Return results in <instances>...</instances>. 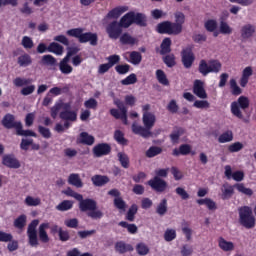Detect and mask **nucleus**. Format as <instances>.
<instances>
[{
  "label": "nucleus",
  "instance_id": "obj_8",
  "mask_svg": "<svg viewBox=\"0 0 256 256\" xmlns=\"http://www.w3.org/2000/svg\"><path fill=\"white\" fill-rule=\"evenodd\" d=\"M248 108H249V98H247L246 96H240L237 102L231 103V112L235 117H238V119H243V113L241 112V109H248Z\"/></svg>",
  "mask_w": 256,
  "mask_h": 256
},
{
  "label": "nucleus",
  "instance_id": "obj_28",
  "mask_svg": "<svg viewBox=\"0 0 256 256\" xmlns=\"http://www.w3.org/2000/svg\"><path fill=\"white\" fill-rule=\"evenodd\" d=\"M91 181L95 187H103V185H107V183H109V177L103 175H94L91 178Z\"/></svg>",
  "mask_w": 256,
  "mask_h": 256
},
{
  "label": "nucleus",
  "instance_id": "obj_41",
  "mask_svg": "<svg viewBox=\"0 0 256 256\" xmlns=\"http://www.w3.org/2000/svg\"><path fill=\"white\" fill-rule=\"evenodd\" d=\"M233 141V131L227 130L218 137V143H231Z\"/></svg>",
  "mask_w": 256,
  "mask_h": 256
},
{
  "label": "nucleus",
  "instance_id": "obj_18",
  "mask_svg": "<svg viewBox=\"0 0 256 256\" xmlns=\"http://www.w3.org/2000/svg\"><path fill=\"white\" fill-rule=\"evenodd\" d=\"M227 17H229V12L225 11L220 18V33H222V35H231L233 33V28L225 22V18L227 19Z\"/></svg>",
  "mask_w": 256,
  "mask_h": 256
},
{
  "label": "nucleus",
  "instance_id": "obj_11",
  "mask_svg": "<svg viewBox=\"0 0 256 256\" xmlns=\"http://www.w3.org/2000/svg\"><path fill=\"white\" fill-rule=\"evenodd\" d=\"M106 33L110 39L117 40L123 34V28L119 22L114 20L106 26Z\"/></svg>",
  "mask_w": 256,
  "mask_h": 256
},
{
  "label": "nucleus",
  "instance_id": "obj_36",
  "mask_svg": "<svg viewBox=\"0 0 256 256\" xmlns=\"http://www.w3.org/2000/svg\"><path fill=\"white\" fill-rule=\"evenodd\" d=\"M129 57L130 59L128 61L132 65H139L141 61H143V56L141 55V52L132 51L129 53Z\"/></svg>",
  "mask_w": 256,
  "mask_h": 256
},
{
  "label": "nucleus",
  "instance_id": "obj_24",
  "mask_svg": "<svg viewBox=\"0 0 256 256\" xmlns=\"http://www.w3.org/2000/svg\"><path fill=\"white\" fill-rule=\"evenodd\" d=\"M253 75V68L251 66H247L242 71V76L240 78V87H247V83H249V78Z\"/></svg>",
  "mask_w": 256,
  "mask_h": 256
},
{
  "label": "nucleus",
  "instance_id": "obj_14",
  "mask_svg": "<svg viewBox=\"0 0 256 256\" xmlns=\"http://www.w3.org/2000/svg\"><path fill=\"white\" fill-rule=\"evenodd\" d=\"M94 157H105L111 153V145L109 143H99L92 149Z\"/></svg>",
  "mask_w": 256,
  "mask_h": 256
},
{
  "label": "nucleus",
  "instance_id": "obj_10",
  "mask_svg": "<svg viewBox=\"0 0 256 256\" xmlns=\"http://www.w3.org/2000/svg\"><path fill=\"white\" fill-rule=\"evenodd\" d=\"M182 65L185 69H191L195 63V53H193V46H187L181 52Z\"/></svg>",
  "mask_w": 256,
  "mask_h": 256
},
{
  "label": "nucleus",
  "instance_id": "obj_57",
  "mask_svg": "<svg viewBox=\"0 0 256 256\" xmlns=\"http://www.w3.org/2000/svg\"><path fill=\"white\" fill-rule=\"evenodd\" d=\"M21 45L24 47V49H31L32 47H35L33 39H31L29 36H24L22 38Z\"/></svg>",
  "mask_w": 256,
  "mask_h": 256
},
{
  "label": "nucleus",
  "instance_id": "obj_30",
  "mask_svg": "<svg viewBox=\"0 0 256 256\" xmlns=\"http://www.w3.org/2000/svg\"><path fill=\"white\" fill-rule=\"evenodd\" d=\"M171 44V38H164L160 45V55H169L171 53Z\"/></svg>",
  "mask_w": 256,
  "mask_h": 256
},
{
  "label": "nucleus",
  "instance_id": "obj_58",
  "mask_svg": "<svg viewBox=\"0 0 256 256\" xmlns=\"http://www.w3.org/2000/svg\"><path fill=\"white\" fill-rule=\"evenodd\" d=\"M114 105H116V107L122 113L123 117H127V107L125 106V103L123 101H121L120 99H115Z\"/></svg>",
  "mask_w": 256,
  "mask_h": 256
},
{
  "label": "nucleus",
  "instance_id": "obj_42",
  "mask_svg": "<svg viewBox=\"0 0 256 256\" xmlns=\"http://www.w3.org/2000/svg\"><path fill=\"white\" fill-rule=\"evenodd\" d=\"M114 139L118 145H127L128 140L125 138V134L121 130H116L114 132Z\"/></svg>",
  "mask_w": 256,
  "mask_h": 256
},
{
  "label": "nucleus",
  "instance_id": "obj_26",
  "mask_svg": "<svg viewBox=\"0 0 256 256\" xmlns=\"http://www.w3.org/2000/svg\"><path fill=\"white\" fill-rule=\"evenodd\" d=\"M68 183L77 189H81L83 187V180H81V176H79L77 173H72L69 175Z\"/></svg>",
  "mask_w": 256,
  "mask_h": 256
},
{
  "label": "nucleus",
  "instance_id": "obj_31",
  "mask_svg": "<svg viewBox=\"0 0 256 256\" xmlns=\"http://www.w3.org/2000/svg\"><path fill=\"white\" fill-rule=\"evenodd\" d=\"M218 245L222 251H233L235 249V244L233 242H229L225 240L223 237H220L218 240Z\"/></svg>",
  "mask_w": 256,
  "mask_h": 256
},
{
  "label": "nucleus",
  "instance_id": "obj_4",
  "mask_svg": "<svg viewBox=\"0 0 256 256\" xmlns=\"http://www.w3.org/2000/svg\"><path fill=\"white\" fill-rule=\"evenodd\" d=\"M66 35L75 37V39H78L79 43H89L92 47H96L97 43H99V36H97V33H84L83 28H72L67 30Z\"/></svg>",
  "mask_w": 256,
  "mask_h": 256
},
{
  "label": "nucleus",
  "instance_id": "obj_37",
  "mask_svg": "<svg viewBox=\"0 0 256 256\" xmlns=\"http://www.w3.org/2000/svg\"><path fill=\"white\" fill-rule=\"evenodd\" d=\"M17 63L20 67H29L33 60L29 54H23L18 57Z\"/></svg>",
  "mask_w": 256,
  "mask_h": 256
},
{
  "label": "nucleus",
  "instance_id": "obj_40",
  "mask_svg": "<svg viewBox=\"0 0 256 256\" xmlns=\"http://www.w3.org/2000/svg\"><path fill=\"white\" fill-rule=\"evenodd\" d=\"M161 153H163V148L159 146H151L146 151V157H148V159H153V157H157V155H161Z\"/></svg>",
  "mask_w": 256,
  "mask_h": 256
},
{
  "label": "nucleus",
  "instance_id": "obj_47",
  "mask_svg": "<svg viewBox=\"0 0 256 256\" xmlns=\"http://www.w3.org/2000/svg\"><path fill=\"white\" fill-rule=\"evenodd\" d=\"M156 213L163 217L167 213V199H162L158 206L156 207Z\"/></svg>",
  "mask_w": 256,
  "mask_h": 256
},
{
  "label": "nucleus",
  "instance_id": "obj_20",
  "mask_svg": "<svg viewBox=\"0 0 256 256\" xmlns=\"http://www.w3.org/2000/svg\"><path fill=\"white\" fill-rule=\"evenodd\" d=\"M126 11H129V6H118L114 9L110 10L107 14L108 19H119L123 13H126Z\"/></svg>",
  "mask_w": 256,
  "mask_h": 256
},
{
  "label": "nucleus",
  "instance_id": "obj_22",
  "mask_svg": "<svg viewBox=\"0 0 256 256\" xmlns=\"http://www.w3.org/2000/svg\"><path fill=\"white\" fill-rule=\"evenodd\" d=\"M77 143H80L81 145H88L89 147H91V145L95 143V137L87 132H82L77 139Z\"/></svg>",
  "mask_w": 256,
  "mask_h": 256
},
{
  "label": "nucleus",
  "instance_id": "obj_53",
  "mask_svg": "<svg viewBox=\"0 0 256 256\" xmlns=\"http://www.w3.org/2000/svg\"><path fill=\"white\" fill-rule=\"evenodd\" d=\"M163 63H165L166 67H175L177 62H175V54H167L163 57Z\"/></svg>",
  "mask_w": 256,
  "mask_h": 256
},
{
  "label": "nucleus",
  "instance_id": "obj_64",
  "mask_svg": "<svg viewBox=\"0 0 256 256\" xmlns=\"http://www.w3.org/2000/svg\"><path fill=\"white\" fill-rule=\"evenodd\" d=\"M66 256H93V254L89 252L81 254V251H79L78 248H73L67 252Z\"/></svg>",
  "mask_w": 256,
  "mask_h": 256
},
{
  "label": "nucleus",
  "instance_id": "obj_49",
  "mask_svg": "<svg viewBox=\"0 0 256 256\" xmlns=\"http://www.w3.org/2000/svg\"><path fill=\"white\" fill-rule=\"evenodd\" d=\"M115 71L118 75H127L131 71V65L129 64H118L115 66Z\"/></svg>",
  "mask_w": 256,
  "mask_h": 256
},
{
  "label": "nucleus",
  "instance_id": "obj_48",
  "mask_svg": "<svg viewBox=\"0 0 256 256\" xmlns=\"http://www.w3.org/2000/svg\"><path fill=\"white\" fill-rule=\"evenodd\" d=\"M119 227H123L124 229H127L128 233H131V235H135L137 233V225L135 224H128L125 221H121L118 223Z\"/></svg>",
  "mask_w": 256,
  "mask_h": 256
},
{
  "label": "nucleus",
  "instance_id": "obj_2",
  "mask_svg": "<svg viewBox=\"0 0 256 256\" xmlns=\"http://www.w3.org/2000/svg\"><path fill=\"white\" fill-rule=\"evenodd\" d=\"M150 111L151 104L142 106V123L144 127L134 122L132 124V133H134V135H140V137H143L144 139L151 137V130L155 127L157 117L155 116V113Z\"/></svg>",
  "mask_w": 256,
  "mask_h": 256
},
{
  "label": "nucleus",
  "instance_id": "obj_39",
  "mask_svg": "<svg viewBox=\"0 0 256 256\" xmlns=\"http://www.w3.org/2000/svg\"><path fill=\"white\" fill-rule=\"evenodd\" d=\"M156 79L161 85L168 87L169 79H167V74H165L163 70L161 69L156 70Z\"/></svg>",
  "mask_w": 256,
  "mask_h": 256
},
{
  "label": "nucleus",
  "instance_id": "obj_63",
  "mask_svg": "<svg viewBox=\"0 0 256 256\" xmlns=\"http://www.w3.org/2000/svg\"><path fill=\"white\" fill-rule=\"evenodd\" d=\"M193 107H196V109H209L211 104H209V101L207 100H196L193 104Z\"/></svg>",
  "mask_w": 256,
  "mask_h": 256
},
{
  "label": "nucleus",
  "instance_id": "obj_25",
  "mask_svg": "<svg viewBox=\"0 0 256 256\" xmlns=\"http://www.w3.org/2000/svg\"><path fill=\"white\" fill-rule=\"evenodd\" d=\"M59 117L62 121H71V123L77 121V112L73 110L61 111Z\"/></svg>",
  "mask_w": 256,
  "mask_h": 256
},
{
  "label": "nucleus",
  "instance_id": "obj_59",
  "mask_svg": "<svg viewBox=\"0 0 256 256\" xmlns=\"http://www.w3.org/2000/svg\"><path fill=\"white\" fill-rule=\"evenodd\" d=\"M106 59L110 67H115V65L121 62V56L117 54L110 55Z\"/></svg>",
  "mask_w": 256,
  "mask_h": 256
},
{
  "label": "nucleus",
  "instance_id": "obj_13",
  "mask_svg": "<svg viewBox=\"0 0 256 256\" xmlns=\"http://www.w3.org/2000/svg\"><path fill=\"white\" fill-rule=\"evenodd\" d=\"M2 165L4 167H7L8 169H20L21 168V162L17 157H15L14 154H5L2 157Z\"/></svg>",
  "mask_w": 256,
  "mask_h": 256
},
{
  "label": "nucleus",
  "instance_id": "obj_16",
  "mask_svg": "<svg viewBox=\"0 0 256 256\" xmlns=\"http://www.w3.org/2000/svg\"><path fill=\"white\" fill-rule=\"evenodd\" d=\"M224 169H225L224 175L227 179L233 178V180L237 181L238 183L245 179V173L241 170H237L233 172V170L231 169V166L229 165H226Z\"/></svg>",
  "mask_w": 256,
  "mask_h": 256
},
{
  "label": "nucleus",
  "instance_id": "obj_23",
  "mask_svg": "<svg viewBox=\"0 0 256 256\" xmlns=\"http://www.w3.org/2000/svg\"><path fill=\"white\" fill-rule=\"evenodd\" d=\"M241 37L242 39H251L255 35V26L252 24H246L241 28Z\"/></svg>",
  "mask_w": 256,
  "mask_h": 256
},
{
  "label": "nucleus",
  "instance_id": "obj_55",
  "mask_svg": "<svg viewBox=\"0 0 256 256\" xmlns=\"http://www.w3.org/2000/svg\"><path fill=\"white\" fill-rule=\"evenodd\" d=\"M135 83H137V75L135 73H132L121 80L122 85H135Z\"/></svg>",
  "mask_w": 256,
  "mask_h": 256
},
{
  "label": "nucleus",
  "instance_id": "obj_45",
  "mask_svg": "<svg viewBox=\"0 0 256 256\" xmlns=\"http://www.w3.org/2000/svg\"><path fill=\"white\" fill-rule=\"evenodd\" d=\"M15 87H25V85H31L33 80L31 78L17 77L13 80Z\"/></svg>",
  "mask_w": 256,
  "mask_h": 256
},
{
  "label": "nucleus",
  "instance_id": "obj_51",
  "mask_svg": "<svg viewBox=\"0 0 256 256\" xmlns=\"http://www.w3.org/2000/svg\"><path fill=\"white\" fill-rule=\"evenodd\" d=\"M183 133V128H176V130H173V132L170 134L171 142L179 143V139L181 138V135H183Z\"/></svg>",
  "mask_w": 256,
  "mask_h": 256
},
{
  "label": "nucleus",
  "instance_id": "obj_21",
  "mask_svg": "<svg viewBox=\"0 0 256 256\" xmlns=\"http://www.w3.org/2000/svg\"><path fill=\"white\" fill-rule=\"evenodd\" d=\"M115 251L120 255H124V253H131V251H133V246L124 241H118L115 243Z\"/></svg>",
  "mask_w": 256,
  "mask_h": 256
},
{
  "label": "nucleus",
  "instance_id": "obj_46",
  "mask_svg": "<svg viewBox=\"0 0 256 256\" xmlns=\"http://www.w3.org/2000/svg\"><path fill=\"white\" fill-rule=\"evenodd\" d=\"M57 211H69L73 209V201L63 200L59 205L56 206Z\"/></svg>",
  "mask_w": 256,
  "mask_h": 256
},
{
  "label": "nucleus",
  "instance_id": "obj_52",
  "mask_svg": "<svg viewBox=\"0 0 256 256\" xmlns=\"http://www.w3.org/2000/svg\"><path fill=\"white\" fill-rule=\"evenodd\" d=\"M204 27L209 33H214V31H217V21L214 19L207 20Z\"/></svg>",
  "mask_w": 256,
  "mask_h": 256
},
{
  "label": "nucleus",
  "instance_id": "obj_50",
  "mask_svg": "<svg viewBox=\"0 0 256 256\" xmlns=\"http://www.w3.org/2000/svg\"><path fill=\"white\" fill-rule=\"evenodd\" d=\"M230 89L232 91V95H241V93H243V90H241V88L239 87V85H237V80H235V78L230 79Z\"/></svg>",
  "mask_w": 256,
  "mask_h": 256
},
{
  "label": "nucleus",
  "instance_id": "obj_54",
  "mask_svg": "<svg viewBox=\"0 0 256 256\" xmlns=\"http://www.w3.org/2000/svg\"><path fill=\"white\" fill-rule=\"evenodd\" d=\"M164 239L168 243L174 241V239H177V231H175V229H166Z\"/></svg>",
  "mask_w": 256,
  "mask_h": 256
},
{
  "label": "nucleus",
  "instance_id": "obj_56",
  "mask_svg": "<svg viewBox=\"0 0 256 256\" xmlns=\"http://www.w3.org/2000/svg\"><path fill=\"white\" fill-rule=\"evenodd\" d=\"M110 115H112L114 119H122L124 125H127V115L126 117H123V112H119V110L112 108L110 109Z\"/></svg>",
  "mask_w": 256,
  "mask_h": 256
},
{
  "label": "nucleus",
  "instance_id": "obj_38",
  "mask_svg": "<svg viewBox=\"0 0 256 256\" xmlns=\"http://www.w3.org/2000/svg\"><path fill=\"white\" fill-rule=\"evenodd\" d=\"M137 211H139L137 204H132L126 213V221H130L131 223L135 221V215H137Z\"/></svg>",
  "mask_w": 256,
  "mask_h": 256
},
{
  "label": "nucleus",
  "instance_id": "obj_35",
  "mask_svg": "<svg viewBox=\"0 0 256 256\" xmlns=\"http://www.w3.org/2000/svg\"><path fill=\"white\" fill-rule=\"evenodd\" d=\"M117 157L121 167H123V169H129V155L125 154V152H118Z\"/></svg>",
  "mask_w": 256,
  "mask_h": 256
},
{
  "label": "nucleus",
  "instance_id": "obj_60",
  "mask_svg": "<svg viewBox=\"0 0 256 256\" xmlns=\"http://www.w3.org/2000/svg\"><path fill=\"white\" fill-rule=\"evenodd\" d=\"M114 207L120 211H125L127 209V203L123 201V198L118 197L114 199Z\"/></svg>",
  "mask_w": 256,
  "mask_h": 256
},
{
  "label": "nucleus",
  "instance_id": "obj_15",
  "mask_svg": "<svg viewBox=\"0 0 256 256\" xmlns=\"http://www.w3.org/2000/svg\"><path fill=\"white\" fill-rule=\"evenodd\" d=\"M148 185L152 189H154V191H157V193H163V191L167 189V182L158 176H155L153 179H150L148 181Z\"/></svg>",
  "mask_w": 256,
  "mask_h": 256
},
{
  "label": "nucleus",
  "instance_id": "obj_7",
  "mask_svg": "<svg viewBox=\"0 0 256 256\" xmlns=\"http://www.w3.org/2000/svg\"><path fill=\"white\" fill-rule=\"evenodd\" d=\"M47 229H50V233L52 235H59L61 229H63L62 227H59V225L54 224L52 227L49 224V222H44L42 224H40L39 228H38V237L39 240L41 241V243H49V234H47Z\"/></svg>",
  "mask_w": 256,
  "mask_h": 256
},
{
  "label": "nucleus",
  "instance_id": "obj_61",
  "mask_svg": "<svg viewBox=\"0 0 256 256\" xmlns=\"http://www.w3.org/2000/svg\"><path fill=\"white\" fill-rule=\"evenodd\" d=\"M166 109H167V111H169V113H172L173 115H175V113L179 112V105H177L176 100H171L168 103Z\"/></svg>",
  "mask_w": 256,
  "mask_h": 256
},
{
  "label": "nucleus",
  "instance_id": "obj_12",
  "mask_svg": "<svg viewBox=\"0 0 256 256\" xmlns=\"http://www.w3.org/2000/svg\"><path fill=\"white\" fill-rule=\"evenodd\" d=\"M1 124L5 129H16V131L21 127V121H15V115L7 113L2 118Z\"/></svg>",
  "mask_w": 256,
  "mask_h": 256
},
{
  "label": "nucleus",
  "instance_id": "obj_27",
  "mask_svg": "<svg viewBox=\"0 0 256 256\" xmlns=\"http://www.w3.org/2000/svg\"><path fill=\"white\" fill-rule=\"evenodd\" d=\"M121 27L123 29H129L133 25V16H132V11L126 13L124 16L121 17L120 21Z\"/></svg>",
  "mask_w": 256,
  "mask_h": 256
},
{
  "label": "nucleus",
  "instance_id": "obj_9",
  "mask_svg": "<svg viewBox=\"0 0 256 256\" xmlns=\"http://www.w3.org/2000/svg\"><path fill=\"white\" fill-rule=\"evenodd\" d=\"M39 226V219L32 220L27 228L28 243L31 247H37L39 245V239L37 238V227Z\"/></svg>",
  "mask_w": 256,
  "mask_h": 256
},
{
  "label": "nucleus",
  "instance_id": "obj_3",
  "mask_svg": "<svg viewBox=\"0 0 256 256\" xmlns=\"http://www.w3.org/2000/svg\"><path fill=\"white\" fill-rule=\"evenodd\" d=\"M185 25V14L181 11L174 13V22L163 21L157 24L156 31L160 35H181Z\"/></svg>",
  "mask_w": 256,
  "mask_h": 256
},
{
  "label": "nucleus",
  "instance_id": "obj_6",
  "mask_svg": "<svg viewBox=\"0 0 256 256\" xmlns=\"http://www.w3.org/2000/svg\"><path fill=\"white\" fill-rule=\"evenodd\" d=\"M223 65L219 60H207L202 59L198 66V71L203 75V77H207L209 73H219Z\"/></svg>",
  "mask_w": 256,
  "mask_h": 256
},
{
  "label": "nucleus",
  "instance_id": "obj_1",
  "mask_svg": "<svg viewBox=\"0 0 256 256\" xmlns=\"http://www.w3.org/2000/svg\"><path fill=\"white\" fill-rule=\"evenodd\" d=\"M63 193L67 197H73V199L79 201L80 211L82 213H87L88 211L87 216L90 217V219H103V211L97 210V201L91 198L83 199V195L75 192L71 187H68Z\"/></svg>",
  "mask_w": 256,
  "mask_h": 256
},
{
  "label": "nucleus",
  "instance_id": "obj_17",
  "mask_svg": "<svg viewBox=\"0 0 256 256\" xmlns=\"http://www.w3.org/2000/svg\"><path fill=\"white\" fill-rule=\"evenodd\" d=\"M132 24L138 25V27H147V15L132 11Z\"/></svg>",
  "mask_w": 256,
  "mask_h": 256
},
{
  "label": "nucleus",
  "instance_id": "obj_32",
  "mask_svg": "<svg viewBox=\"0 0 256 256\" xmlns=\"http://www.w3.org/2000/svg\"><path fill=\"white\" fill-rule=\"evenodd\" d=\"M120 43L122 45H131V47H133V45L137 43V39L126 32L120 36Z\"/></svg>",
  "mask_w": 256,
  "mask_h": 256
},
{
  "label": "nucleus",
  "instance_id": "obj_33",
  "mask_svg": "<svg viewBox=\"0 0 256 256\" xmlns=\"http://www.w3.org/2000/svg\"><path fill=\"white\" fill-rule=\"evenodd\" d=\"M234 189H237L238 193H242V195H246L247 197L253 196V189L245 187L243 183L235 184Z\"/></svg>",
  "mask_w": 256,
  "mask_h": 256
},
{
  "label": "nucleus",
  "instance_id": "obj_44",
  "mask_svg": "<svg viewBox=\"0 0 256 256\" xmlns=\"http://www.w3.org/2000/svg\"><path fill=\"white\" fill-rule=\"evenodd\" d=\"M16 135L21 137H37V133L33 132V130H23V123L16 130Z\"/></svg>",
  "mask_w": 256,
  "mask_h": 256
},
{
  "label": "nucleus",
  "instance_id": "obj_19",
  "mask_svg": "<svg viewBox=\"0 0 256 256\" xmlns=\"http://www.w3.org/2000/svg\"><path fill=\"white\" fill-rule=\"evenodd\" d=\"M193 93L194 95H197L199 99H207V91H205V87H203V81H194Z\"/></svg>",
  "mask_w": 256,
  "mask_h": 256
},
{
  "label": "nucleus",
  "instance_id": "obj_34",
  "mask_svg": "<svg viewBox=\"0 0 256 256\" xmlns=\"http://www.w3.org/2000/svg\"><path fill=\"white\" fill-rule=\"evenodd\" d=\"M48 53H54V55H63V46L57 42H52L48 45Z\"/></svg>",
  "mask_w": 256,
  "mask_h": 256
},
{
  "label": "nucleus",
  "instance_id": "obj_5",
  "mask_svg": "<svg viewBox=\"0 0 256 256\" xmlns=\"http://www.w3.org/2000/svg\"><path fill=\"white\" fill-rule=\"evenodd\" d=\"M238 222L244 229H254L256 225L255 215L251 206H242L238 208Z\"/></svg>",
  "mask_w": 256,
  "mask_h": 256
},
{
  "label": "nucleus",
  "instance_id": "obj_43",
  "mask_svg": "<svg viewBox=\"0 0 256 256\" xmlns=\"http://www.w3.org/2000/svg\"><path fill=\"white\" fill-rule=\"evenodd\" d=\"M25 225H27V216L25 214L18 216L14 220V227L16 229H24Z\"/></svg>",
  "mask_w": 256,
  "mask_h": 256
},
{
  "label": "nucleus",
  "instance_id": "obj_29",
  "mask_svg": "<svg viewBox=\"0 0 256 256\" xmlns=\"http://www.w3.org/2000/svg\"><path fill=\"white\" fill-rule=\"evenodd\" d=\"M42 65H48L49 67H52V71H55L57 69V59L51 54L44 55L42 57Z\"/></svg>",
  "mask_w": 256,
  "mask_h": 256
},
{
  "label": "nucleus",
  "instance_id": "obj_62",
  "mask_svg": "<svg viewBox=\"0 0 256 256\" xmlns=\"http://www.w3.org/2000/svg\"><path fill=\"white\" fill-rule=\"evenodd\" d=\"M136 251L138 255L145 256L149 253V247L145 243H138L136 246Z\"/></svg>",
  "mask_w": 256,
  "mask_h": 256
}]
</instances>
